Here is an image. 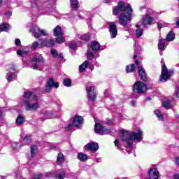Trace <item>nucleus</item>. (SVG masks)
Returning a JSON list of instances; mask_svg holds the SVG:
<instances>
[{"instance_id": "8", "label": "nucleus", "mask_w": 179, "mask_h": 179, "mask_svg": "<svg viewBox=\"0 0 179 179\" xmlns=\"http://www.w3.org/2000/svg\"><path fill=\"white\" fill-rule=\"evenodd\" d=\"M91 48L92 50H88L87 52V59L90 60H92L93 58H94L93 52H97V51L100 50V43L96 41H92L91 43Z\"/></svg>"}, {"instance_id": "63", "label": "nucleus", "mask_w": 179, "mask_h": 179, "mask_svg": "<svg viewBox=\"0 0 179 179\" xmlns=\"http://www.w3.org/2000/svg\"><path fill=\"white\" fill-rule=\"evenodd\" d=\"M136 27H139V25H136Z\"/></svg>"}, {"instance_id": "44", "label": "nucleus", "mask_w": 179, "mask_h": 179, "mask_svg": "<svg viewBox=\"0 0 179 179\" xmlns=\"http://www.w3.org/2000/svg\"><path fill=\"white\" fill-rule=\"evenodd\" d=\"M81 40H84V41H88L90 36L88 34L83 35L80 37Z\"/></svg>"}, {"instance_id": "5", "label": "nucleus", "mask_w": 179, "mask_h": 179, "mask_svg": "<svg viewBox=\"0 0 179 179\" xmlns=\"http://www.w3.org/2000/svg\"><path fill=\"white\" fill-rule=\"evenodd\" d=\"M132 12H134V10H132V11H127L125 13H122L119 15L118 16V22H119V24H120V26H123L125 27L127 26V24H128V23H129L131 22V20H132ZM127 13V14H125Z\"/></svg>"}, {"instance_id": "13", "label": "nucleus", "mask_w": 179, "mask_h": 179, "mask_svg": "<svg viewBox=\"0 0 179 179\" xmlns=\"http://www.w3.org/2000/svg\"><path fill=\"white\" fill-rule=\"evenodd\" d=\"M147 87L146 85H145V83H142V82H137L134 84V87H133V90L134 92H136V93H145V92H146L147 90Z\"/></svg>"}, {"instance_id": "55", "label": "nucleus", "mask_w": 179, "mask_h": 179, "mask_svg": "<svg viewBox=\"0 0 179 179\" xmlns=\"http://www.w3.org/2000/svg\"><path fill=\"white\" fill-rule=\"evenodd\" d=\"M7 15H8V16H12V13L8 12V13H7Z\"/></svg>"}, {"instance_id": "56", "label": "nucleus", "mask_w": 179, "mask_h": 179, "mask_svg": "<svg viewBox=\"0 0 179 179\" xmlns=\"http://www.w3.org/2000/svg\"><path fill=\"white\" fill-rule=\"evenodd\" d=\"M136 65H139V61L136 60Z\"/></svg>"}, {"instance_id": "57", "label": "nucleus", "mask_w": 179, "mask_h": 179, "mask_svg": "<svg viewBox=\"0 0 179 179\" xmlns=\"http://www.w3.org/2000/svg\"><path fill=\"white\" fill-rule=\"evenodd\" d=\"M3 1L2 0H0V6H2V3H3Z\"/></svg>"}, {"instance_id": "17", "label": "nucleus", "mask_w": 179, "mask_h": 179, "mask_svg": "<svg viewBox=\"0 0 179 179\" xmlns=\"http://www.w3.org/2000/svg\"><path fill=\"white\" fill-rule=\"evenodd\" d=\"M85 149L92 152H97L99 150V144L96 142H92L85 145Z\"/></svg>"}, {"instance_id": "41", "label": "nucleus", "mask_w": 179, "mask_h": 179, "mask_svg": "<svg viewBox=\"0 0 179 179\" xmlns=\"http://www.w3.org/2000/svg\"><path fill=\"white\" fill-rule=\"evenodd\" d=\"M51 55L52 56L53 58H57V57H58V52H57V50L52 49Z\"/></svg>"}, {"instance_id": "48", "label": "nucleus", "mask_w": 179, "mask_h": 179, "mask_svg": "<svg viewBox=\"0 0 179 179\" xmlns=\"http://www.w3.org/2000/svg\"><path fill=\"white\" fill-rule=\"evenodd\" d=\"M114 143H115V146H116V148H118V145H120V140L115 139L114 141Z\"/></svg>"}, {"instance_id": "20", "label": "nucleus", "mask_w": 179, "mask_h": 179, "mask_svg": "<svg viewBox=\"0 0 179 179\" xmlns=\"http://www.w3.org/2000/svg\"><path fill=\"white\" fill-rule=\"evenodd\" d=\"M138 73L141 79L143 82H146L148 80V78L146 77V72H145V69L141 66H138Z\"/></svg>"}, {"instance_id": "32", "label": "nucleus", "mask_w": 179, "mask_h": 179, "mask_svg": "<svg viewBox=\"0 0 179 179\" xmlns=\"http://www.w3.org/2000/svg\"><path fill=\"white\" fill-rule=\"evenodd\" d=\"M87 65H89V62L85 61L81 65L79 66L80 72H83L86 68H87Z\"/></svg>"}, {"instance_id": "4", "label": "nucleus", "mask_w": 179, "mask_h": 179, "mask_svg": "<svg viewBox=\"0 0 179 179\" xmlns=\"http://www.w3.org/2000/svg\"><path fill=\"white\" fill-rule=\"evenodd\" d=\"M65 176H66V174L64 171L58 173L57 175L52 172L47 173L45 174L35 173L34 175V179L51 178V177H55V179H64L65 178Z\"/></svg>"}, {"instance_id": "33", "label": "nucleus", "mask_w": 179, "mask_h": 179, "mask_svg": "<svg viewBox=\"0 0 179 179\" xmlns=\"http://www.w3.org/2000/svg\"><path fill=\"white\" fill-rule=\"evenodd\" d=\"M43 48V45H42V42L41 43H38V41H34L32 43V46L31 48L32 50H36V48Z\"/></svg>"}, {"instance_id": "46", "label": "nucleus", "mask_w": 179, "mask_h": 179, "mask_svg": "<svg viewBox=\"0 0 179 179\" xmlns=\"http://www.w3.org/2000/svg\"><path fill=\"white\" fill-rule=\"evenodd\" d=\"M175 94H176V97L179 99V87H176Z\"/></svg>"}, {"instance_id": "35", "label": "nucleus", "mask_w": 179, "mask_h": 179, "mask_svg": "<svg viewBox=\"0 0 179 179\" xmlns=\"http://www.w3.org/2000/svg\"><path fill=\"white\" fill-rule=\"evenodd\" d=\"M29 52L26 51V50H18L17 51V55H19V57H24L26 55H27Z\"/></svg>"}, {"instance_id": "59", "label": "nucleus", "mask_w": 179, "mask_h": 179, "mask_svg": "<svg viewBox=\"0 0 179 179\" xmlns=\"http://www.w3.org/2000/svg\"><path fill=\"white\" fill-rule=\"evenodd\" d=\"M2 115V110L0 109V117Z\"/></svg>"}, {"instance_id": "16", "label": "nucleus", "mask_w": 179, "mask_h": 179, "mask_svg": "<svg viewBox=\"0 0 179 179\" xmlns=\"http://www.w3.org/2000/svg\"><path fill=\"white\" fill-rule=\"evenodd\" d=\"M87 99L90 101H94L96 97L97 96V92H96V88L94 87H90L87 89Z\"/></svg>"}, {"instance_id": "12", "label": "nucleus", "mask_w": 179, "mask_h": 179, "mask_svg": "<svg viewBox=\"0 0 179 179\" xmlns=\"http://www.w3.org/2000/svg\"><path fill=\"white\" fill-rule=\"evenodd\" d=\"M40 62H44L43 56L41 55H34L31 62L32 69H39L38 65H40Z\"/></svg>"}, {"instance_id": "25", "label": "nucleus", "mask_w": 179, "mask_h": 179, "mask_svg": "<svg viewBox=\"0 0 179 179\" xmlns=\"http://www.w3.org/2000/svg\"><path fill=\"white\" fill-rule=\"evenodd\" d=\"M34 96H37V95H34V92H26L24 93V98L25 99L24 100H30L31 99H33Z\"/></svg>"}, {"instance_id": "23", "label": "nucleus", "mask_w": 179, "mask_h": 179, "mask_svg": "<svg viewBox=\"0 0 179 179\" xmlns=\"http://www.w3.org/2000/svg\"><path fill=\"white\" fill-rule=\"evenodd\" d=\"M165 44H166V39L159 38V43H158V50H159V51H164Z\"/></svg>"}, {"instance_id": "15", "label": "nucleus", "mask_w": 179, "mask_h": 179, "mask_svg": "<svg viewBox=\"0 0 179 179\" xmlns=\"http://www.w3.org/2000/svg\"><path fill=\"white\" fill-rule=\"evenodd\" d=\"M109 26V33L110 34V38H115L117 34H118V29H117V24L115 22H108Z\"/></svg>"}, {"instance_id": "14", "label": "nucleus", "mask_w": 179, "mask_h": 179, "mask_svg": "<svg viewBox=\"0 0 179 179\" xmlns=\"http://www.w3.org/2000/svg\"><path fill=\"white\" fill-rule=\"evenodd\" d=\"M94 131L96 134H99V135H107L110 134V129L103 127L100 123L95 124Z\"/></svg>"}, {"instance_id": "45", "label": "nucleus", "mask_w": 179, "mask_h": 179, "mask_svg": "<svg viewBox=\"0 0 179 179\" xmlns=\"http://www.w3.org/2000/svg\"><path fill=\"white\" fill-rule=\"evenodd\" d=\"M78 47V44L76 43V42H71L70 43V48H71V50H75V48H76Z\"/></svg>"}, {"instance_id": "1", "label": "nucleus", "mask_w": 179, "mask_h": 179, "mask_svg": "<svg viewBox=\"0 0 179 179\" xmlns=\"http://www.w3.org/2000/svg\"><path fill=\"white\" fill-rule=\"evenodd\" d=\"M122 134L120 136L121 141L125 142L129 148H131L132 145H134V141H136V142H141L143 138V132L141 129L137 130L136 131H133L129 133L128 131H125V130H122L120 131Z\"/></svg>"}, {"instance_id": "50", "label": "nucleus", "mask_w": 179, "mask_h": 179, "mask_svg": "<svg viewBox=\"0 0 179 179\" xmlns=\"http://www.w3.org/2000/svg\"><path fill=\"white\" fill-rule=\"evenodd\" d=\"M175 162H176V164H177L178 166H179V158H178V157H176V158Z\"/></svg>"}, {"instance_id": "7", "label": "nucleus", "mask_w": 179, "mask_h": 179, "mask_svg": "<svg viewBox=\"0 0 179 179\" xmlns=\"http://www.w3.org/2000/svg\"><path fill=\"white\" fill-rule=\"evenodd\" d=\"M83 124V117L82 116L76 115L73 119V124H68L66 127V131H72L73 127L79 128Z\"/></svg>"}, {"instance_id": "53", "label": "nucleus", "mask_w": 179, "mask_h": 179, "mask_svg": "<svg viewBox=\"0 0 179 179\" xmlns=\"http://www.w3.org/2000/svg\"><path fill=\"white\" fill-rule=\"evenodd\" d=\"M59 57L61 59H62V58H64V55L62 53L59 55Z\"/></svg>"}, {"instance_id": "24", "label": "nucleus", "mask_w": 179, "mask_h": 179, "mask_svg": "<svg viewBox=\"0 0 179 179\" xmlns=\"http://www.w3.org/2000/svg\"><path fill=\"white\" fill-rule=\"evenodd\" d=\"M16 125H23L24 124V116L19 115L15 120Z\"/></svg>"}, {"instance_id": "49", "label": "nucleus", "mask_w": 179, "mask_h": 179, "mask_svg": "<svg viewBox=\"0 0 179 179\" xmlns=\"http://www.w3.org/2000/svg\"><path fill=\"white\" fill-rule=\"evenodd\" d=\"M131 106H132V107H135V106H136V102L134 101H131Z\"/></svg>"}, {"instance_id": "6", "label": "nucleus", "mask_w": 179, "mask_h": 179, "mask_svg": "<svg viewBox=\"0 0 179 179\" xmlns=\"http://www.w3.org/2000/svg\"><path fill=\"white\" fill-rule=\"evenodd\" d=\"M174 71L173 70H169L166 66V64H164L162 67V73L160 80L161 82H167L170 76H173Z\"/></svg>"}, {"instance_id": "27", "label": "nucleus", "mask_w": 179, "mask_h": 179, "mask_svg": "<svg viewBox=\"0 0 179 179\" xmlns=\"http://www.w3.org/2000/svg\"><path fill=\"white\" fill-rule=\"evenodd\" d=\"M71 9L76 10L79 8V1L78 0H70Z\"/></svg>"}, {"instance_id": "22", "label": "nucleus", "mask_w": 179, "mask_h": 179, "mask_svg": "<svg viewBox=\"0 0 179 179\" xmlns=\"http://www.w3.org/2000/svg\"><path fill=\"white\" fill-rule=\"evenodd\" d=\"M77 159L80 160V162H87V159H89V156L83 152H79L77 155Z\"/></svg>"}, {"instance_id": "47", "label": "nucleus", "mask_w": 179, "mask_h": 179, "mask_svg": "<svg viewBox=\"0 0 179 179\" xmlns=\"http://www.w3.org/2000/svg\"><path fill=\"white\" fill-rule=\"evenodd\" d=\"M15 44L17 46L20 45V44H21L20 39L16 38L15 41Z\"/></svg>"}, {"instance_id": "40", "label": "nucleus", "mask_w": 179, "mask_h": 179, "mask_svg": "<svg viewBox=\"0 0 179 179\" xmlns=\"http://www.w3.org/2000/svg\"><path fill=\"white\" fill-rule=\"evenodd\" d=\"M167 27V24L164 23V22H158L157 23V28L159 30H162V29H163V27Z\"/></svg>"}, {"instance_id": "37", "label": "nucleus", "mask_w": 179, "mask_h": 179, "mask_svg": "<svg viewBox=\"0 0 179 179\" xmlns=\"http://www.w3.org/2000/svg\"><path fill=\"white\" fill-rule=\"evenodd\" d=\"M142 34H143V29H142L141 28H138L136 30V37H141Z\"/></svg>"}, {"instance_id": "3", "label": "nucleus", "mask_w": 179, "mask_h": 179, "mask_svg": "<svg viewBox=\"0 0 179 179\" xmlns=\"http://www.w3.org/2000/svg\"><path fill=\"white\" fill-rule=\"evenodd\" d=\"M129 12H132L131 4L125 6L124 1H120L117 6L113 7V15H114V16H118V14L121 13V12L125 13V12H129Z\"/></svg>"}, {"instance_id": "61", "label": "nucleus", "mask_w": 179, "mask_h": 179, "mask_svg": "<svg viewBox=\"0 0 179 179\" xmlns=\"http://www.w3.org/2000/svg\"><path fill=\"white\" fill-rule=\"evenodd\" d=\"M96 162H97V163H99V159H96Z\"/></svg>"}, {"instance_id": "2", "label": "nucleus", "mask_w": 179, "mask_h": 179, "mask_svg": "<svg viewBox=\"0 0 179 179\" xmlns=\"http://www.w3.org/2000/svg\"><path fill=\"white\" fill-rule=\"evenodd\" d=\"M22 106H24L27 111H37L40 108V100L38 96H34L29 100H24L22 101Z\"/></svg>"}, {"instance_id": "54", "label": "nucleus", "mask_w": 179, "mask_h": 179, "mask_svg": "<svg viewBox=\"0 0 179 179\" xmlns=\"http://www.w3.org/2000/svg\"><path fill=\"white\" fill-rule=\"evenodd\" d=\"M109 2H111V0H106V1H105V3H109Z\"/></svg>"}, {"instance_id": "9", "label": "nucleus", "mask_w": 179, "mask_h": 179, "mask_svg": "<svg viewBox=\"0 0 179 179\" xmlns=\"http://www.w3.org/2000/svg\"><path fill=\"white\" fill-rule=\"evenodd\" d=\"M54 36L57 37L56 43H64L65 38H64V33H62V29H61L60 26H57L54 29Z\"/></svg>"}, {"instance_id": "42", "label": "nucleus", "mask_w": 179, "mask_h": 179, "mask_svg": "<svg viewBox=\"0 0 179 179\" xmlns=\"http://www.w3.org/2000/svg\"><path fill=\"white\" fill-rule=\"evenodd\" d=\"M43 115L45 116V120H48L49 118H51V113L48 111L43 112Z\"/></svg>"}, {"instance_id": "11", "label": "nucleus", "mask_w": 179, "mask_h": 179, "mask_svg": "<svg viewBox=\"0 0 179 179\" xmlns=\"http://www.w3.org/2000/svg\"><path fill=\"white\" fill-rule=\"evenodd\" d=\"M53 87L58 89V87H59V83H55L54 78H49L45 85V92L46 93H50Z\"/></svg>"}, {"instance_id": "43", "label": "nucleus", "mask_w": 179, "mask_h": 179, "mask_svg": "<svg viewBox=\"0 0 179 179\" xmlns=\"http://www.w3.org/2000/svg\"><path fill=\"white\" fill-rule=\"evenodd\" d=\"M162 106L165 108H170V101L167 100V101H164Z\"/></svg>"}, {"instance_id": "26", "label": "nucleus", "mask_w": 179, "mask_h": 179, "mask_svg": "<svg viewBox=\"0 0 179 179\" xmlns=\"http://www.w3.org/2000/svg\"><path fill=\"white\" fill-rule=\"evenodd\" d=\"M15 73H16L15 69H12L8 73H7V80L8 82H12L13 79V76H15Z\"/></svg>"}, {"instance_id": "30", "label": "nucleus", "mask_w": 179, "mask_h": 179, "mask_svg": "<svg viewBox=\"0 0 179 179\" xmlns=\"http://www.w3.org/2000/svg\"><path fill=\"white\" fill-rule=\"evenodd\" d=\"M10 30V25L9 24H3L0 27V31H8Z\"/></svg>"}, {"instance_id": "28", "label": "nucleus", "mask_w": 179, "mask_h": 179, "mask_svg": "<svg viewBox=\"0 0 179 179\" xmlns=\"http://www.w3.org/2000/svg\"><path fill=\"white\" fill-rule=\"evenodd\" d=\"M176 38V34L173 31L169 32L166 36V41H173Z\"/></svg>"}, {"instance_id": "51", "label": "nucleus", "mask_w": 179, "mask_h": 179, "mask_svg": "<svg viewBox=\"0 0 179 179\" xmlns=\"http://www.w3.org/2000/svg\"><path fill=\"white\" fill-rule=\"evenodd\" d=\"M173 179H179V173H176L174 175Z\"/></svg>"}, {"instance_id": "29", "label": "nucleus", "mask_w": 179, "mask_h": 179, "mask_svg": "<svg viewBox=\"0 0 179 179\" xmlns=\"http://www.w3.org/2000/svg\"><path fill=\"white\" fill-rule=\"evenodd\" d=\"M64 161H65V157L64 156V154H62V152L59 153L57 157V164H61Z\"/></svg>"}, {"instance_id": "62", "label": "nucleus", "mask_w": 179, "mask_h": 179, "mask_svg": "<svg viewBox=\"0 0 179 179\" xmlns=\"http://www.w3.org/2000/svg\"><path fill=\"white\" fill-rule=\"evenodd\" d=\"M128 153H129H129H131V151H128Z\"/></svg>"}, {"instance_id": "39", "label": "nucleus", "mask_w": 179, "mask_h": 179, "mask_svg": "<svg viewBox=\"0 0 179 179\" xmlns=\"http://www.w3.org/2000/svg\"><path fill=\"white\" fill-rule=\"evenodd\" d=\"M23 142L25 145H28L29 143H30V142H31V138H30V136H26L23 139Z\"/></svg>"}, {"instance_id": "58", "label": "nucleus", "mask_w": 179, "mask_h": 179, "mask_svg": "<svg viewBox=\"0 0 179 179\" xmlns=\"http://www.w3.org/2000/svg\"><path fill=\"white\" fill-rule=\"evenodd\" d=\"M50 149H52V150L56 149V147L53 145V146H52V147L50 148Z\"/></svg>"}, {"instance_id": "64", "label": "nucleus", "mask_w": 179, "mask_h": 179, "mask_svg": "<svg viewBox=\"0 0 179 179\" xmlns=\"http://www.w3.org/2000/svg\"><path fill=\"white\" fill-rule=\"evenodd\" d=\"M115 179H117V178H115Z\"/></svg>"}, {"instance_id": "52", "label": "nucleus", "mask_w": 179, "mask_h": 179, "mask_svg": "<svg viewBox=\"0 0 179 179\" xmlns=\"http://www.w3.org/2000/svg\"><path fill=\"white\" fill-rule=\"evenodd\" d=\"M108 92H110L109 90H105V96H108Z\"/></svg>"}, {"instance_id": "10", "label": "nucleus", "mask_w": 179, "mask_h": 179, "mask_svg": "<svg viewBox=\"0 0 179 179\" xmlns=\"http://www.w3.org/2000/svg\"><path fill=\"white\" fill-rule=\"evenodd\" d=\"M29 32L32 33V35L35 38H38L40 36H47L48 33L44 29H41L40 27L35 26L32 29H29Z\"/></svg>"}, {"instance_id": "36", "label": "nucleus", "mask_w": 179, "mask_h": 179, "mask_svg": "<svg viewBox=\"0 0 179 179\" xmlns=\"http://www.w3.org/2000/svg\"><path fill=\"white\" fill-rule=\"evenodd\" d=\"M36 152H37V146L33 145L31 147V157L36 156Z\"/></svg>"}, {"instance_id": "38", "label": "nucleus", "mask_w": 179, "mask_h": 179, "mask_svg": "<svg viewBox=\"0 0 179 179\" xmlns=\"http://www.w3.org/2000/svg\"><path fill=\"white\" fill-rule=\"evenodd\" d=\"M63 83L64 86H66V87H69L71 85H72V81L71 80V79L67 78L64 80Z\"/></svg>"}, {"instance_id": "19", "label": "nucleus", "mask_w": 179, "mask_h": 179, "mask_svg": "<svg viewBox=\"0 0 179 179\" xmlns=\"http://www.w3.org/2000/svg\"><path fill=\"white\" fill-rule=\"evenodd\" d=\"M141 23L143 26H148L153 23V19L149 15H143L141 19Z\"/></svg>"}, {"instance_id": "34", "label": "nucleus", "mask_w": 179, "mask_h": 179, "mask_svg": "<svg viewBox=\"0 0 179 179\" xmlns=\"http://www.w3.org/2000/svg\"><path fill=\"white\" fill-rule=\"evenodd\" d=\"M155 114L157 117L158 120L163 121V114H162V112H160L159 110H155Z\"/></svg>"}, {"instance_id": "31", "label": "nucleus", "mask_w": 179, "mask_h": 179, "mask_svg": "<svg viewBox=\"0 0 179 179\" xmlns=\"http://www.w3.org/2000/svg\"><path fill=\"white\" fill-rule=\"evenodd\" d=\"M136 69L135 64H131L130 66H127L126 72L127 73H131V72H134Z\"/></svg>"}, {"instance_id": "21", "label": "nucleus", "mask_w": 179, "mask_h": 179, "mask_svg": "<svg viewBox=\"0 0 179 179\" xmlns=\"http://www.w3.org/2000/svg\"><path fill=\"white\" fill-rule=\"evenodd\" d=\"M43 47H52L55 44V41L51 39H45L41 41Z\"/></svg>"}, {"instance_id": "18", "label": "nucleus", "mask_w": 179, "mask_h": 179, "mask_svg": "<svg viewBox=\"0 0 179 179\" xmlns=\"http://www.w3.org/2000/svg\"><path fill=\"white\" fill-rule=\"evenodd\" d=\"M148 179H159V171L157 169H150L148 172Z\"/></svg>"}, {"instance_id": "60", "label": "nucleus", "mask_w": 179, "mask_h": 179, "mask_svg": "<svg viewBox=\"0 0 179 179\" xmlns=\"http://www.w3.org/2000/svg\"><path fill=\"white\" fill-rule=\"evenodd\" d=\"M136 57H138V55H134V59H135V58H136Z\"/></svg>"}]
</instances>
